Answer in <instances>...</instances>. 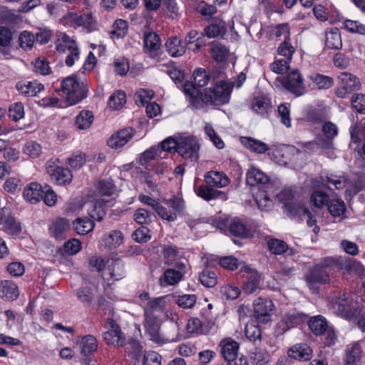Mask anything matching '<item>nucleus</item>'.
<instances>
[{
    "mask_svg": "<svg viewBox=\"0 0 365 365\" xmlns=\"http://www.w3.org/2000/svg\"><path fill=\"white\" fill-rule=\"evenodd\" d=\"M183 92L189 98L190 104L193 108L201 109L205 105L220 106L227 104L230 98L232 86L228 81H220L200 91L196 90L189 81H186L183 86Z\"/></svg>",
    "mask_w": 365,
    "mask_h": 365,
    "instance_id": "nucleus-1",
    "label": "nucleus"
},
{
    "mask_svg": "<svg viewBox=\"0 0 365 365\" xmlns=\"http://www.w3.org/2000/svg\"><path fill=\"white\" fill-rule=\"evenodd\" d=\"M61 90L71 106L80 103L87 97V88L79 83L76 75L63 78L61 83Z\"/></svg>",
    "mask_w": 365,
    "mask_h": 365,
    "instance_id": "nucleus-2",
    "label": "nucleus"
},
{
    "mask_svg": "<svg viewBox=\"0 0 365 365\" xmlns=\"http://www.w3.org/2000/svg\"><path fill=\"white\" fill-rule=\"evenodd\" d=\"M56 48L59 53L68 51L69 53L65 58L67 66L71 67L80 58V49L74 36H70L66 33H61L56 41Z\"/></svg>",
    "mask_w": 365,
    "mask_h": 365,
    "instance_id": "nucleus-3",
    "label": "nucleus"
},
{
    "mask_svg": "<svg viewBox=\"0 0 365 365\" xmlns=\"http://www.w3.org/2000/svg\"><path fill=\"white\" fill-rule=\"evenodd\" d=\"M338 262L334 257H326L323 262L316 265L307 276V282L309 287H314L316 284H327L331 281V266Z\"/></svg>",
    "mask_w": 365,
    "mask_h": 365,
    "instance_id": "nucleus-4",
    "label": "nucleus"
},
{
    "mask_svg": "<svg viewBox=\"0 0 365 365\" xmlns=\"http://www.w3.org/2000/svg\"><path fill=\"white\" fill-rule=\"evenodd\" d=\"M215 227L227 235L246 238L250 235V230L242 221L238 218L229 219L219 217L215 222Z\"/></svg>",
    "mask_w": 365,
    "mask_h": 365,
    "instance_id": "nucleus-5",
    "label": "nucleus"
},
{
    "mask_svg": "<svg viewBox=\"0 0 365 365\" xmlns=\"http://www.w3.org/2000/svg\"><path fill=\"white\" fill-rule=\"evenodd\" d=\"M320 182L324 186L331 190L333 186L336 190L345 188L346 193L349 195H354L360 191L359 186L356 183L351 182L349 180L343 175L328 173L320 177Z\"/></svg>",
    "mask_w": 365,
    "mask_h": 365,
    "instance_id": "nucleus-6",
    "label": "nucleus"
},
{
    "mask_svg": "<svg viewBox=\"0 0 365 365\" xmlns=\"http://www.w3.org/2000/svg\"><path fill=\"white\" fill-rule=\"evenodd\" d=\"M200 145L196 138L192 135L179 137L178 153L184 159L197 161L199 158Z\"/></svg>",
    "mask_w": 365,
    "mask_h": 365,
    "instance_id": "nucleus-7",
    "label": "nucleus"
},
{
    "mask_svg": "<svg viewBox=\"0 0 365 365\" xmlns=\"http://www.w3.org/2000/svg\"><path fill=\"white\" fill-rule=\"evenodd\" d=\"M187 271V263H178L177 266L166 269L160 277L161 287L174 286L178 284Z\"/></svg>",
    "mask_w": 365,
    "mask_h": 365,
    "instance_id": "nucleus-8",
    "label": "nucleus"
},
{
    "mask_svg": "<svg viewBox=\"0 0 365 365\" xmlns=\"http://www.w3.org/2000/svg\"><path fill=\"white\" fill-rule=\"evenodd\" d=\"M280 81L283 87L296 96H302L306 92L303 78L297 70L289 72L286 76L282 78Z\"/></svg>",
    "mask_w": 365,
    "mask_h": 365,
    "instance_id": "nucleus-9",
    "label": "nucleus"
},
{
    "mask_svg": "<svg viewBox=\"0 0 365 365\" xmlns=\"http://www.w3.org/2000/svg\"><path fill=\"white\" fill-rule=\"evenodd\" d=\"M307 316L295 309L287 312L277 323L276 330L279 334H282L291 328L299 325L306 320Z\"/></svg>",
    "mask_w": 365,
    "mask_h": 365,
    "instance_id": "nucleus-10",
    "label": "nucleus"
},
{
    "mask_svg": "<svg viewBox=\"0 0 365 365\" xmlns=\"http://www.w3.org/2000/svg\"><path fill=\"white\" fill-rule=\"evenodd\" d=\"M339 79L340 80V86L336 91V95L339 98H345L347 94L359 90L360 88L359 78L350 73H341Z\"/></svg>",
    "mask_w": 365,
    "mask_h": 365,
    "instance_id": "nucleus-11",
    "label": "nucleus"
},
{
    "mask_svg": "<svg viewBox=\"0 0 365 365\" xmlns=\"http://www.w3.org/2000/svg\"><path fill=\"white\" fill-rule=\"evenodd\" d=\"M274 308V303L270 299L259 297L254 304V316L259 323L266 324L271 320Z\"/></svg>",
    "mask_w": 365,
    "mask_h": 365,
    "instance_id": "nucleus-12",
    "label": "nucleus"
},
{
    "mask_svg": "<svg viewBox=\"0 0 365 365\" xmlns=\"http://www.w3.org/2000/svg\"><path fill=\"white\" fill-rule=\"evenodd\" d=\"M63 24L69 26H83L89 31L93 30L96 26V20L91 14L85 13L78 14L76 13H68L63 19Z\"/></svg>",
    "mask_w": 365,
    "mask_h": 365,
    "instance_id": "nucleus-13",
    "label": "nucleus"
},
{
    "mask_svg": "<svg viewBox=\"0 0 365 365\" xmlns=\"http://www.w3.org/2000/svg\"><path fill=\"white\" fill-rule=\"evenodd\" d=\"M47 173L55 181L56 184L62 185L69 184L73 179L71 171L62 166L56 165L54 163L48 161L46 165Z\"/></svg>",
    "mask_w": 365,
    "mask_h": 365,
    "instance_id": "nucleus-14",
    "label": "nucleus"
},
{
    "mask_svg": "<svg viewBox=\"0 0 365 365\" xmlns=\"http://www.w3.org/2000/svg\"><path fill=\"white\" fill-rule=\"evenodd\" d=\"M143 325L145 333L150 336L151 341L156 344H163L165 339L160 334L161 322L158 317L144 316Z\"/></svg>",
    "mask_w": 365,
    "mask_h": 365,
    "instance_id": "nucleus-15",
    "label": "nucleus"
},
{
    "mask_svg": "<svg viewBox=\"0 0 365 365\" xmlns=\"http://www.w3.org/2000/svg\"><path fill=\"white\" fill-rule=\"evenodd\" d=\"M125 275V266L122 260L110 259L106 261V267H105L103 273L104 277L118 281L123 278Z\"/></svg>",
    "mask_w": 365,
    "mask_h": 365,
    "instance_id": "nucleus-16",
    "label": "nucleus"
},
{
    "mask_svg": "<svg viewBox=\"0 0 365 365\" xmlns=\"http://www.w3.org/2000/svg\"><path fill=\"white\" fill-rule=\"evenodd\" d=\"M351 299L345 293H343L336 298L332 308L337 315L349 319L354 314L353 309L351 307Z\"/></svg>",
    "mask_w": 365,
    "mask_h": 365,
    "instance_id": "nucleus-17",
    "label": "nucleus"
},
{
    "mask_svg": "<svg viewBox=\"0 0 365 365\" xmlns=\"http://www.w3.org/2000/svg\"><path fill=\"white\" fill-rule=\"evenodd\" d=\"M162 255L163 263L168 267H175L178 263H187L185 259L180 257L179 250L175 245H164Z\"/></svg>",
    "mask_w": 365,
    "mask_h": 365,
    "instance_id": "nucleus-18",
    "label": "nucleus"
},
{
    "mask_svg": "<svg viewBox=\"0 0 365 365\" xmlns=\"http://www.w3.org/2000/svg\"><path fill=\"white\" fill-rule=\"evenodd\" d=\"M16 88L20 94L29 97L36 96L44 89V86L36 81H21L16 83Z\"/></svg>",
    "mask_w": 365,
    "mask_h": 365,
    "instance_id": "nucleus-19",
    "label": "nucleus"
},
{
    "mask_svg": "<svg viewBox=\"0 0 365 365\" xmlns=\"http://www.w3.org/2000/svg\"><path fill=\"white\" fill-rule=\"evenodd\" d=\"M222 357L228 362H232L237 356L239 344L231 339H225L219 344Z\"/></svg>",
    "mask_w": 365,
    "mask_h": 365,
    "instance_id": "nucleus-20",
    "label": "nucleus"
},
{
    "mask_svg": "<svg viewBox=\"0 0 365 365\" xmlns=\"http://www.w3.org/2000/svg\"><path fill=\"white\" fill-rule=\"evenodd\" d=\"M143 45L145 51L149 53L150 57L155 58L161 46L160 36L153 31L145 33L143 36Z\"/></svg>",
    "mask_w": 365,
    "mask_h": 365,
    "instance_id": "nucleus-21",
    "label": "nucleus"
},
{
    "mask_svg": "<svg viewBox=\"0 0 365 365\" xmlns=\"http://www.w3.org/2000/svg\"><path fill=\"white\" fill-rule=\"evenodd\" d=\"M69 221L63 217H57L53 220L49 226L51 235L56 240H63L69 231Z\"/></svg>",
    "mask_w": 365,
    "mask_h": 365,
    "instance_id": "nucleus-22",
    "label": "nucleus"
},
{
    "mask_svg": "<svg viewBox=\"0 0 365 365\" xmlns=\"http://www.w3.org/2000/svg\"><path fill=\"white\" fill-rule=\"evenodd\" d=\"M134 130L131 128H126L117 132L108 140V145L112 148H118L125 145L133 136Z\"/></svg>",
    "mask_w": 365,
    "mask_h": 365,
    "instance_id": "nucleus-23",
    "label": "nucleus"
},
{
    "mask_svg": "<svg viewBox=\"0 0 365 365\" xmlns=\"http://www.w3.org/2000/svg\"><path fill=\"white\" fill-rule=\"evenodd\" d=\"M8 210L3 209L0 213V229L10 235H18L21 230V223L17 222L14 217L10 215L6 216V212Z\"/></svg>",
    "mask_w": 365,
    "mask_h": 365,
    "instance_id": "nucleus-24",
    "label": "nucleus"
},
{
    "mask_svg": "<svg viewBox=\"0 0 365 365\" xmlns=\"http://www.w3.org/2000/svg\"><path fill=\"white\" fill-rule=\"evenodd\" d=\"M205 182L211 187H223L230 183V180L223 173L211 170L205 173Z\"/></svg>",
    "mask_w": 365,
    "mask_h": 365,
    "instance_id": "nucleus-25",
    "label": "nucleus"
},
{
    "mask_svg": "<svg viewBox=\"0 0 365 365\" xmlns=\"http://www.w3.org/2000/svg\"><path fill=\"white\" fill-rule=\"evenodd\" d=\"M279 201L284 203V208L287 213L292 216V211H295L297 207L302 205L299 204L292 203L291 201L294 197V192L291 188H284L276 195Z\"/></svg>",
    "mask_w": 365,
    "mask_h": 365,
    "instance_id": "nucleus-26",
    "label": "nucleus"
},
{
    "mask_svg": "<svg viewBox=\"0 0 365 365\" xmlns=\"http://www.w3.org/2000/svg\"><path fill=\"white\" fill-rule=\"evenodd\" d=\"M19 295L18 287L13 282L4 280L0 282V298L5 301H14Z\"/></svg>",
    "mask_w": 365,
    "mask_h": 365,
    "instance_id": "nucleus-27",
    "label": "nucleus"
},
{
    "mask_svg": "<svg viewBox=\"0 0 365 365\" xmlns=\"http://www.w3.org/2000/svg\"><path fill=\"white\" fill-rule=\"evenodd\" d=\"M165 300L163 297H155L150 299L145 305L144 316L158 317L163 312Z\"/></svg>",
    "mask_w": 365,
    "mask_h": 365,
    "instance_id": "nucleus-28",
    "label": "nucleus"
},
{
    "mask_svg": "<svg viewBox=\"0 0 365 365\" xmlns=\"http://www.w3.org/2000/svg\"><path fill=\"white\" fill-rule=\"evenodd\" d=\"M312 351L307 344H297L288 351L289 357L299 361H308L312 357Z\"/></svg>",
    "mask_w": 365,
    "mask_h": 365,
    "instance_id": "nucleus-29",
    "label": "nucleus"
},
{
    "mask_svg": "<svg viewBox=\"0 0 365 365\" xmlns=\"http://www.w3.org/2000/svg\"><path fill=\"white\" fill-rule=\"evenodd\" d=\"M43 187L37 182H31L24 190V199L31 204H36L43 198Z\"/></svg>",
    "mask_w": 365,
    "mask_h": 365,
    "instance_id": "nucleus-30",
    "label": "nucleus"
},
{
    "mask_svg": "<svg viewBox=\"0 0 365 365\" xmlns=\"http://www.w3.org/2000/svg\"><path fill=\"white\" fill-rule=\"evenodd\" d=\"M271 100L266 96H258L255 97L252 103V110L263 117L267 115L271 109Z\"/></svg>",
    "mask_w": 365,
    "mask_h": 365,
    "instance_id": "nucleus-31",
    "label": "nucleus"
},
{
    "mask_svg": "<svg viewBox=\"0 0 365 365\" xmlns=\"http://www.w3.org/2000/svg\"><path fill=\"white\" fill-rule=\"evenodd\" d=\"M247 183L251 187L257 185H264L269 181L268 176L256 168H251L247 172Z\"/></svg>",
    "mask_w": 365,
    "mask_h": 365,
    "instance_id": "nucleus-32",
    "label": "nucleus"
},
{
    "mask_svg": "<svg viewBox=\"0 0 365 365\" xmlns=\"http://www.w3.org/2000/svg\"><path fill=\"white\" fill-rule=\"evenodd\" d=\"M241 143L252 152L263 154L269 150L267 144L251 137H241Z\"/></svg>",
    "mask_w": 365,
    "mask_h": 365,
    "instance_id": "nucleus-33",
    "label": "nucleus"
},
{
    "mask_svg": "<svg viewBox=\"0 0 365 365\" xmlns=\"http://www.w3.org/2000/svg\"><path fill=\"white\" fill-rule=\"evenodd\" d=\"M168 53L172 57H178L185 53V45L182 41L177 37L170 38L165 43Z\"/></svg>",
    "mask_w": 365,
    "mask_h": 365,
    "instance_id": "nucleus-34",
    "label": "nucleus"
},
{
    "mask_svg": "<svg viewBox=\"0 0 365 365\" xmlns=\"http://www.w3.org/2000/svg\"><path fill=\"white\" fill-rule=\"evenodd\" d=\"M308 326L312 332L317 336L323 334L329 327L326 318L322 315L312 317L308 322Z\"/></svg>",
    "mask_w": 365,
    "mask_h": 365,
    "instance_id": "nucleus-35",
    "label": "nucleus"
},
{
    "mask_svg": "<svg viewBox=\"0 0 365 365\" xmlns=\"http://www.w3.org/2000/svg\"><path fill=\"white\" fill-rule=\"evenodd\" d=\"M196 195L206 201L218 198L224 193L218 190L212 189L211 186L200 185L195 188Z\"/></svg>",
    "mask_w": 365,
    "mask_h": 365,
    "instance_id": "nucleus-36",
    "label": "nucleus"
},
{
    "mask_svg": "<svg viewBox=\"0 0 365 365\" xmlns=\"http://www.w3.org/2000/svg\"><path fill=\"white\" fill-rule=\"evenodd\" d=\"M325 46L329 49L339 50L342 47L341 34L338 29L333 28L326 32Z\"/></svg>",
    "mask_w": 365,
    "mask_h": 365,
    "instance_id": "nucleus-37",
    "label": "nucleus"
},
{
    "mask_svg": "<svg viewBox=\"0 0 365 365\" xmlns=\"http://www.w3.org/2000/svg\"><path fill=\"white\" fill-rule=\"evenodd\" d=\"M291 217H299L301 220H302V217H307V225L310 227L314 226L313 229V232L314 233H317L319 232V227L316 225L317 220L309 208L302 205L300 207H297V210L294 212L292 211Z\"/></svg>",
    "mask_w": 365,
    "mask_h": 365,
    "instance_id": "nucleus-38",
    "label": "nucleus"
},
{
    "mask_svg": "<svg viewBox=\"0 0 365 365\" xmlns=\"http://www.w3.org/2000/svg\"><path fill=\"white\" fill-rule=\"evenodd\" d=\"M125 349V351L131 355L133 358L138 359L143 351V346L141 343L134 338H129L125 340V336H123V344L122 346Z\"/></svg>",
    "mask_w": 365,
    "mask_h": 365,
    "instance_id": "nucleus-39",
    "label": "nucleus"
},
{
    "mask_svg": "<svg viewBox=\"0 0 365 365\" xmlns=\"http://www.w3.org/2000/svg\"><path fill=\"white\" fill-rule=\"evenodd\" d=\"M267 247L270 252L276 255H282L286 252H289V255H292L293 252L284 241L276 238L269 240Z\"/></svg>",
    "mask_w": 365,
    "mask_h": 365,
    "instance_id": "nucleus-40",
    "label": "nucleus"
},
{
    "mask_svg": "<svg viewBox=\"0 0 365 365\" xmlns=\"http://www.w3.org/2000/svg\"><path fill=\"white\" fill-rule=\"evenodd\" d=\"M80 346L81 348V354L85 356H88L92 355L97 350V340L92 335H86L82 338Z\"/></svg>",
    "mask_w": 365,
    "mask_h": 365,
    "instance_id": "nucleus-41",
    "label": "nucleus"
},
{
    "mask_svg": "<svg viewBox=\"0 0 365 365\" xmlns=\"http://www.w3.org/2000/svg\"><path fill=\"white\" fill-rule=\"evenodd\" d=\"M338 262H335L334 265H337L341 269L345 270L348 273L356 272L361 270V264L356 259H351L349 257L335 258Z\"/></svg>",
    "mask_w": 365,
    "mask_h": 365,
    "instance_id": "nucleus-42",
    "label": "nucleus"
},
{
    "mask_svg": "<svg viewBox=\"0 0 365 365\" xmlns=\"http://www.w3.org/2000/svg\"><path fill=\"white\" fill-rule=\"evenodd\" d=\"M227 32V27L225 21H220L212 23L204 29V34L208 38L223 36Z\"/></svg>",
    "mask_w": 365,
    "mask_h": 365,
    "instance_id": "nucleus-43",
    "label": "nucleus"
},
{
    "mask_svg": "<svg viewBox=\"0 0 365 365\" xmlns=\"http://www.w3.org/2000/svg\"><path fill=\"white\" fill-rule=\"evenodd\" d=\"M73 229L78 235H86L93 230L95 223L87 217H78L73 222Z\"/></svg>",
    "mask_w": 365,
    "mask_h": 365,
    "instance_id": "nucleus-44",
    "label": "nucleus"
},
{
    "mask_svg": "<svg viewBox=\"0 0 365 365\" xmlns=\"http://www.w3.org/2000/svg\"><path fill=\"white\" fill-rule=\"evenodd\" d=\"M260 274L256 271H252L249 273L247 281L244 283L243 290L247 294L255 292L260 287Z\"/></svg>",
    "mask_w": 365,
    "mask_h": 365,
    "instance_id": "nucleus-45",
    "label": "nucleus"
},
{
    "mask_svg": "<svg viewBox=\"0 0 365 365\" xmlns=\"http://www.w3.org/2000/svg\"><path fill=\"white\" fill-rule=\"evenodd\" d=\"M93 115L90 110H82L76 117L75 124L80 130H86L93 122Z\"/></svg>",
    "mask_w": 365,
    "mask_h": 365,
    "instance_id": "nucleus-46",
    "label": "nucleus"
},
{
    "mask_svg": "<svg viewBox=\"0 0 365 365\" xmlns=\"http://www.w3.org/2000/svg\"><path fill=\"white\" fill-rule=\"evenodd\" d=\"M360 356L361 346L359 343H355L346 349L345 365H359Z\"/></svg>",
    "mask_w": 365,
    "mask_h": 365,
    "instance_id": "nucleus-47",
    "label": "nucleus"
},
{
    "mask_svg": "<svg viewBox=\"0 0 365 365\" xmlns=\"http://www.w3.org/2000/svg\"><path fill=\"white\" fill-rule=\"evenodd\" d=\"M192 77L194 82H189L193 87L198 90V88L205 86L210 81V75L204 68H197L194 71Z\"/></svg>",
    "mask_w": 365,
    "mask_h": 365,
    "instance_id": "nucleus-48",
    "label": "nucleus"
},
{
    "mask_svg": "<svg viewBox=\"0 0 365 365\" xmlns=\"http://www.w3.org/2000/svg\"><path fill=\"white\" fill-rule=\"evenodd\" d=\"M327 207L329 212L334 217L342 216L346 210L344 202L339 198L331 199Z\"/></svg>",
    "mask_w": 365,
    "mask_h": 365,
    "instance_id": "nucleus-49",
    "label": "nucleus"
},
{
    "mask_svg": "<svg viewBox=\"0 0 365 365\" xmlns=\"http://www.w3.org/2000/svg\"><path fill=\"white\" fill-rule=\"evenodd\" d=\"M105 245L109 249L119 247L123 242V235L120 230H112L104 238Z\"/></svg>",
    "mask_w": 365,
    "mask_h": 365,
    "instance_id": "nucleus-50",
    "label": "nucleus"
},
{
    "mask_svg": "<svg viewBox=\"0 0 365 365\" xmlns=\"http://www.w3.org/2000/svg\"><path fill=\"white\" fill-rule=\"evenodd\" d=\"M123 332H120L115 330H108L103 334V339L108 345H113L115 346H123Z\"/></svg>",
    "mask_w": 365,
    "mask_h": 365,
    "instance_id": "nucleus-51",
    "label": "nucleus"
},
{
    "mask_svg": "<svg viewBox=\"0 0 365 365\" xmlns=\"http://www.w3.org/2000/svg\"><path fill=\"white\" fill-rule=\"evenodd\" d=\"M86 155L84 153L76 151L67 158L66 163L71 168L77 170L86 163Z\"/></svg>",
    "mask_w": 365,
    "mask_h": 365,
    "instance_id": "nucleus-52",
    "label": "nucleus"
},
{
    "mask_svg": "<svg viewBox=\"0 0 365 365\" xmlns=\"http://www.w3.org/2000/svg\"><path fill=\"white\" fill-rule=\"evenodd\" d=\"M125 102V93L123 91H117L110 96L108 103L111 108L118 110L123 107Z\"/></svg>",
    "mask_w": 365,
    "mask_h": 365,
    "instance_id": "nucleus-53",
    "label": "nucleus"
},
{
    "mask_svg": "<svg viewBox=\"0 0 365 365\" xmlns=\"http://www.w3.org/2000/svg\"><path fill=\"white\" fill-rule=\"evenodd\" d=\"M199 280L205 287H213L217 284V274L215 272L205 269L200 274Z\"/></svg>",
    "mask_w": 365,
    "mask_h": 365,
    "instance_id": "nucleus-54",
    "label": "nucleus"
},
{
    "mask_svg": "<svg viewBox=\"0 0 365 365\" xmlns=\"http://www.w3.org/2000/svg\"><path fill=\"white\" fill-rule=\"evenodd\" d=\"M245 333L247 339L254 343L261 341V330L258 326L255 325L253 323L246 324Z\"/></svg>",
    "mask_w": 365,
    "mask_h": 365,
    "instance_id": "nucleus-55",
    "label": "nucleus"
},
{
    "mask_svg": "<svg viewBox=\"0 0 365 365\" xmlns=\"http://www.w3.org/2000/svg\"><path fill=\"white\" fill-rule=\"evenodd\" d=\"M330 200L329 195L321 190H315L311 195V202L319 208L328 205Z\"/></svg>",
    "mask_w": 365,
    "mask_h": 365,
    "instance_id": "nucleus-56",
    "label": "nucleus"
},
{
    "mask_svg": "<svg viewBox=\"0 0 365 365\" xmlns=\"http://www.w3.org/2000/svg\"><path fill=\"white\" fill-rule=\"evenodd\" d=\"M158 155H160V148L151 147L140 155L138 163L140 165L147 168L148 163L150 160H154Z\"/></svg>",
    "mask_w": 365,
    "mask_h": 365,
    "instance_id": "nucleus-57",
    "label": "nucleus"
},
{
    "mask_svg": "<svg viewBox=\"0 0 365 365\" xmlns=\"http://www.w3.org/2000/svg\"><path fill=\"white\" fill-rule=\"evenodd\" d=\"M9 118L14 121H19L24 118V106L22 103L16 102L10 105L9 108Z\"/></svg>",
    "mask_w": 365,
    "mask_h": 365,
    "instance_id": "nucleus-58",
    "label": "nucleus"
},
{
    "mask_svg": "<svg viewBox=\"0 0 365 365\" xmlns=\"http://www.w3.org/2000/svg\"><path fill=\"white\" fill-rule=\"evenodd\" d=\"M165 203L168 207L172 208L173 212H175V215L182 213L185 210V202L182 197L179 196H173L169 200H165Z\"/></svg>",
    "mask_w": 365,
    "mask_h": 365,
    "instance_id": "nucleus-59",
    "label": "nucleus"
},
{
    "mask_svg": "<svg viewBox=\"0 0 365 365\" xmlns=\"http://www.w3.org/2000/svg\"><path fill=\"white\" fill-rule=\"evenodd\" d=\"M343 26L349 32L365 35V25L358 21L346 19L344 21Z\"/></svg>",
    "mask_w": 365,
    "mask_h": 365,
    "instance_id": "nucleus-60",
    "label": "nucleus"
},
{
    "mask_svg": "<svg viewBox=\"0 0 365 365\" xmlns=\"http://www.w3.org/2000/svg\"><path fill=\"white\" fill-rule=\"evenodd\" d=\"M23 153L30 158H36L41 153V146L36 141H29L24 145Z\"/></svg>",
    "mask_w": 365,
    "mask_h": 365,
    "instance_id": "nucleus-61",
    "label": "nucleus"
},
{
    "mask_svg": "<svg viewBox=\"0 0 365 365\" xmlns=\"http://www.w3.org/2000/svg\"><path fill=\"white\" fill-rule=\"evenodd\" d=\"M76 296L81 302L87 304H90L94 298L93 290L90 287L78 288L76 290Z\"/></svg>",
    "mask_w": 365,
    "mask_h": 365,
    "instance_id": "nucleus-62",
    "label": "nucleus"
},
{
    "mask_svg": "<svg viewBox=\"0 0 365 365\" xmlns=\"http://www.w3.org/2000/svg\"><path fill=\"white\" fill-rule=\"evenodd\" d=\"M255 199L259 209L262 211H268L273 207L272 200L264 192L257 194Z\"/></svg>",
    "mask_w": 365,
    "mask_h": 365,
    "instance_id": "nucleus-63",
    "label": "nucleus"
},
{
    "mask_svg": "<svg viewBox=\"0 0 365 365\" xmlns=\"http://www.w3.org/2000/svg\"><path fill=\"white\" fill-rule=\"evenodd\" d=\"M352 107L361 114H365V95L356 93L352 96L351 99Z\"/></svg>",
    "mask_w": 365,
    "mask_h": 365,
    "instance_id": "nucleus-64",
    "label": "nucleus"
}]
</instances>
